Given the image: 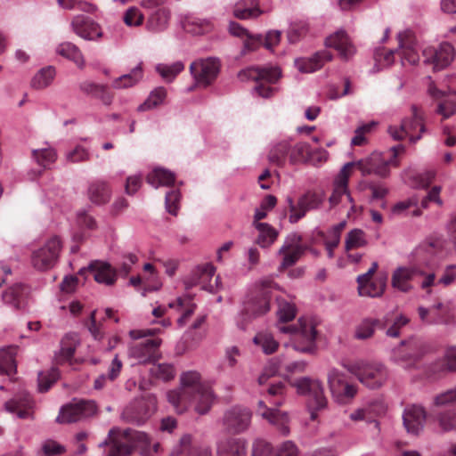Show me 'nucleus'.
Wrapping results in <instances>:
<instances>
[{
    "label": "nucleus",
    "mask_w": 456,
    "mask_h": 456,
    "mask_svg": "<svg viewBox=\"0 0 456 456\" xmlns=\"http://www.w3.org/2000/svg\"><path fill=\"white\" fill-rule=\"evenodd\" d=\"M358 292L362 297H378L383 295L386 284L387 276L380 277L372 281L371 278L361 280L357 277Z\"/></svg>",
    "instance_id": "33"
},
{
    "label": "nucleus",
    "mask_w": 456,
    "mask_h": 456,
    "mask_svg": "<svg viewBox=\"0 0 456 456\" xmlns=\"http://www.w3.org/2000/svg\"><path fill=\"white\" fill-rule=\"evenodd\" d=\"M90 158V150L80 144L76 145L65 153L66 161L72 164L88 161Z\"/></svg>",
    "instance_id": "59"
},
{
    "label": "nucleus",
    "mask_w": 456,
    "mask_h": 456,
    "mask_svg": "<svg viewBox=\"0 0 456 456\" xmlns=\"http://www.w3.org/2000/svg\"><path fill=\"white\" fill-rule=\"evenodd\" d=\"M403 426L408 433L418 435L423 429L426 422V411L421 405L407 406L403 414Z\"/></svg>",
    "instance_id": "27"
},
{
    "label": "nucleus",
    "mask_w": 456,
    "mask_h": 456,
    "mask_svg": "<svg viewBox=\"0 0 456 456\" xmlns=\"http://www.w3.org/2000/svg\"><path fill=\"white\" fill-rule=\"evenodd\" d=\"M217 456H246V441L241 438L221 439L216 444Z\"/></svg>",
    "instance_id": "32"
},
{
    "label": "nucleus",
    "mask_w": 456,
    "mask_h": 456,
    "mask_svg": "<svg viewBox=\"0 0 456 456\" xmlns=\"http://www.w3.org/2000/svg\"><path fill=\"white\" fill-rule=\"evenodd\" d=\"M219 69L220 61L214 57L200 59L190 65V71L196 84L203 87H207L216 79Z\"/></svg>",
    "instance_id": "18"
},
{
    "label": "nucleus",
    "mask_w": 456,
    "mask_h": 456,
    "mask_svg": "<svg viewBox=\"0 0 456 456\" xmlns=\"http://www.w3.org/2000/svg\"><path fill=\"white\" fill-rule=\"evenodd\" d=\"M277 286L272 279H264L256 283L246 294L240 311L237 325L244 330L252 318L265 314L270 310V298Z\"/></svg>",
    "instance_id": "4"
},
{
    "label": "nucleus",
    "mask_w": 456,
    "mask_h": 456,
    "mask_svg": "<svg viewBox=\"0 0 456 456\" xmlns=\"http://www.w3.org/2000/svg\"><path fill=\"white\" fill-rule=\"evenodd\" d=\"M293 387L298 395L307 396V405L311 419H316L317 412L324 410L328 404L322 383L319 379L302 377L293 382Z\"/></svg>",
    "instance_id": "9"
},
{
    "label": "nucleus",
    "mask_w": 456,
    "mask_h": 456,
    "mask_svg": "<svg viewBox=\"0 0 456 456\" xmlns=\"http://www.w3.org/2000/svg\"><path fill=\"white\" fill-rule=\"evenodd\" d=\"M277 328L281 333H289L295 338L292 345L294 350L300 353H314L316 330L312 322L300 318L298 326L284 325L283 322L293 320L296 316V307L283 298L277 297Z\"/></svg>",
    "instance_id": "3"
},
{
    "label": "nucleus",
    "mask_w": 456,
    "mask_h": 456,
    "mask_svg": "<svg viewBox=\"0 0 456 456\" xmlns=\"http://www.w3.org/2000/svg\"><path fill=\"white\" fill-rule=\"evenodd\" d=\"M281 77V71L276 66L248 67L238 74L239 79L242 82L256 81L257 85L254 91L263 98H269L273 95L275 88L270 85L275 84Z\"/></svg>",
    "instance_id": "8"
},
{
    "label": "nucleus",
    "mask_w": 456,
    "mask_h": 456,
    "mask_svg": "<svg viewBox=\"0 0 456 456\" xmlns=\"http://www.w3.org/2000/svg\"><path fill=\"white\" fill-rule=\"evenodd\" d=\"M435 370L438 371H456L455 346H448L445 349L444 357L436 363Z\"/></svg>",
    "instance_id": "51"
},
{
    "label": "nucleus",
    "mask_w": 456,
    "mask_h": 456,
    "mask_svg": "<svg viewBox=\"0 0 456 456\" xmlns=\"http://www.w3.org/2000/svg\"><path fill=\"white\" fill-rule=\"evenodd\" d=\"M157 399L153 395L131 402L122 411L124 420L136 424H144L156 411Z\"/></svg>",
    "instance_id": "12"
},
{
    "label": "nucleus",
    "mask_w": 456,
    "mask_h": 456,
    "mask_svg": "<svg viewBox=\"0 0 456 456\" xmlns=\"http://www.w3.org/2000/svg\"><path fill=\"white\" fill-rule=\"evenodd\" d=\"M55 74V69L53 66L42 68L34 75L30 85L35 89H44L52 84Z\"/></svg>",
    "instance_id": "47"
},
{
    "label": "nucleus",
    "mask_w": 456,
    "mask_h": 456,
    "mask_svg": "<svg viewBox=\"0 0 456 456\" xmlns=\"http://www.w3.org/2000/svg\"><path fill=\"white\" fill-rule=\"evenodd\" d=\"M348 370L359 381L370 389L381 387L388 378L387 368L377 362H359L352 364Z\"/></svg>",
    "instance_id": "10"
},
{
    "label": "nucleus",
    "mask_w": 456,
    "mask_h": 456,
    "mask_svg": "<svg viewBox=\"0 0 456 456\" xmlns=\"http://www.w3.org/2000/svg\"><path fill=\"white\" fill-rule=\"evenodd\" d=\"M327 380L330 393L336 391L340 387H343L348 383L345 373L336 368H331L329 370L327 374Z\"/></svg>",
    "instance_id": "61"
},
{
    "label": "nucleus",
    "mask_w": 456,
    "mask_h": 456,
    "mask_svg": "<svg viewBox=\"0 0 456 456\" xmlns=\"http://www.w3.org/2000/svg\"><path fill=\"white\" fill-rule=\"evenodd\" d=\"M424 274L425 271L419 265H401L394 270L391 277V285L395 289L407 293L413 289L411 281L418 275Z\"/></svg>",
    "instance_id": "21"
},
{
    "label": "nucleus",
    "mask_w": 456,
    "mask_h": 456,
    "mask_svg": "<svg viewBox=\"0 0 456 456\" xmlns=\"http://www.w3.org/2000/svg\"><path fill=\"white\" fill-rule=\"evenodd\" d=\"M232 13L239 20H248L260 16L263 12L258 0H240L232 6Z\"/></svg>",
    "instance_id": "34"
},
{
    "label": "nucleus",
    "mask_w": 456,
    "mask_h": 456,
    "mask_svg": "<svg viewBox=\"0 0 456 456\" xmlns=\"http://www.w3.org/2000/svg\"><path fill=\"white\" fill-rule=\"evenodd\" d=\"M124 436L132 445V451L135 448L142 450L144 454L151 452V437L144 432L127 429L124 431Z\"/></svg>",
    "instance_id": "42"
},
{
    "label": "nucleus",
    "mask_w": 456,
    "mask_h": 456,
    "mask_svg": "<svg viewBox=\"0 0 456 456\" xmlns=\"http://www.w3.org/2000/svg\"><path fill=\"white\" fill-rule=\"evenodd\" d=\"M277 203V199L273 195L266 196L261 202L260 207L256 208L254 222H259L266 217L267 213L272 210Z\"/></svg>",
    "instance_id": "62"
},
{
    "label": "nucleus",
    "mask_w": 456,
    "mask_h": 456,
    "mask_svg": "<svg viewBox=\"0 0 456 456\" xmlns=\"http://www.w3.org/2000/svg\"><path fill=\"white\" fill-rule=\"evenodd\" d=\"M258 231L257 244L262 248L270 247L278 237V231L267 223L253 222Z\"/></svg>",
    "instance_id": "43"
},
{
    "label": "nucleus",
    "mask_w": 456,
    "mask_h": 456,
    "mask_svg": "<svg viewBox=\"0 0 456 456\" xmlns=\"http://www.w3.org/2000/svg\"><path fill=\"white\" fill-rule=\"evenodd\" d=\"M253 342L259 346L265 354L274 353L279 346V343L274 339L273 334L267 331L257 333L254 337Z\"/></svg>",
    "instance_id": "49"
},
{
    "label": "nucleus",
    "mask_w": 456,
    "mask_h": 456,
    "mask_svg": "<svg viewBox=\"0 0 456 456\" xmlns=\"http://www.w3.org/2000/svg\"><path fill=\"white\" fill-rule=\"evenodd\" d=\"M398 48L396 50L379 47L374 52L376 66L381 69L390 67L395 62V53L401 58L403 66L415 65L419 61L417 51V42L414 33L411 29H404L397 34Z\"/></svg>",
    "instance_id": "5"
},
{
    "label": "nucleus",
    "mask_w": 456,
    "mask_h": 456,
    "mask_svg": "<svg viewBox=\"0 0 456 456\" xmlns=\"http://www.w3.org/2000/svg\"><path fill=\"white\" fill-rule=\"evenodd\" d=\"M390 321L387 314L382 320L374 318L363 319L355 328L354 337L357 339H367L373 336L376 329L383 330Z\"/></svg>",
    "instance_id": "31"
},
{
    "label": "nucleus",
    "mask_w": 456,
    "mask_h": 456,
    "mask_svg": "<svg viewBox=\"0 0 456 456\" xmlns=\"http://www.w3.org/2000/svg\"><path fill=\"white\" fill-rule=\"evenodd\" d=\"M132 452V445H130L123 433L120 438H113L110 442L108 456H128Z\"/></svg>",
    "instance_id": "53"
},
{
    "label": "nucleus",
    "mask_w": 456,
    "mask_h": 456,
    "mask_svg": "<svg viewBox=\"0 0 456 456\" xmlns=\"http://www.w3.org/2000/svg\"><path fill=\"white\" fill-rule=\"evenodd\" d=\"M251 417L248 409L236 405L224 411L221 423L227 433L240 434L249 428Z\"/></svg>",
    "instance_id": "17"
},
{
    "label": "nucleus",
    "mask_w": 456,
    "mask_h": 456,
    "mask_svg": "<svg viewBox=\"0 0 456 456\" xmlns=\"http://www.w3.org/2000/svg\"><path fill=\"white\" fill-rule=\"evenodd\" d=\"M60 377L57 368H51L47 371L38 373V389L40 392H46Z\"/></svg>",
    "instance_id": "60"
},
{
    "label": "nucleus",
    "mask_w": 456,
    "mask_h": 456,
    "mask_svg": "<svg viewBox=\"0 0 456 456\" xmlns=\"http://www.w3.org/2000/svg\"><path fill=\"white\" fill-rule=\"evenodd\" d=\"M327 47L334 48L344 61H349L356 53V47L344 29H338L330 35L326 40Z\"/></svg>",
    "instance_id": "23"
},
{
    "label": "nucleus",
    "mask_w": 456,
    "mask_h": 456,
    "mask_svg": "<svg viewBox=\"0 0 456 456\" xmlns=\"http://www.w3.org/2000/svg\"><path fill=\"white\" fill-rule=\"evenodd\" d=\"M289 212V222L297 224L304 218L307 212L319 209L324 202V193L314 190H307L300 195L297 201L291 197L286 200Z\"/></svg>",
    "instance_id": "11"
},
{
    "label": "nucleus",
    "mask_w": 456,
    "mask_h": 456,
    "mask_svg": "<svg viewBox=\"0 0 456 456\" xmlns=\"http://www.w3.org/2000/svg\"><path fill=\"white\" fill-rule=\"evenodd\" d=\"M183 28L192 35L200 36L212 32L215 22L212 19L201 18L194 14H186L181 18Z\"/></svg>",
    "instance_id": "29"
},
{
    "label": "nucleus",
    "mask_w": 456,
    "mask_h": 456,
    "mask_svg": "<svg viewBox=\"0 0 456 456\" xmlns=\"http://www.w3.org/2000/svg\"><path fill=\"white\" fill-rule=\"evenodd\" d=\"M310 144L305 142H298L292 145L290 143L289 163L296 165L298 163H306Z\"/></svg>",
    "instance_id": "56"
},
{
    "label": "nucleus",
    "mask_w": 456,
    "mask_h": 456,
    "mask_svg": "<svg viewBox=\"0 0 456 456\" xmlns=\"http://www.w3.org/2000/svg\"><path fill=\"white\" fill-rule=\"evenodd\" d=\"M16 350L13 347L0 349V375L12 376L16 372Z\"/></svg>",
    "instance_id": "46"
},
{
    "label": "nucleus",
    "mask_w": 456,
    "mask_h": 456,
    "mask_svg": "<svg viewBox=\"0 0 456 456\" xmlns=\"http://www.w3.org/2000/svg\"><path fill=\"white\" fill-rule=\"evenodd\" d=\"M216 268L213 265L207 263L196 266L184 279V285L187 289L200 285L201 289L212 292L214 288L208 284L215 275Z\"/></svg>",
    "instance_id": "25"
},
{
    "label": "nucleus",
    "mask_w": 456,
    "mask_h": 456,
    "mask_svg": "<svg viewBox=\"0 0 456 456\" xmlns=\"http://www.w3.org/2000/svg\"><path fill=\"white\" fill-rule=\"evenodd\" d=\"M4 305L14 311L27 312L33 300L32 288L24 282H16L7 287L1 295Z\"/></svg>",
    "instance_id": "13"
},
{
    "label": "nucleus",
    "mask_w": 456,
    "mask_h": 456,
    "mask_svg": "<svg viewBox=\"0 0 456 456\" xmlns=\"http://www.w3.org/2000/svg\"><path fill=\"white\" fill-rule=\"evenodd\" d=\"M423 354L424 347L422 342L411 338L403 341L392 350L391 360L403 367H406L410 362L419 359Z\"/></svg>",
    "instance_id": "20"
},
{
    "label": "nucleus",
    "mask_w": 456,
    "mask_h": 456,
    "mask_svg": "<svg viewBox=\"0 0 456 456\" xmlns=\"http://www.w3.org/2000/svg\"><path fill=\"white\" fill-rule=\"evenodd\" d=\"M87 272L94 276L96 282L106 286L113 285L118 278L117 271L110 264L104 261H93L87 267L79 270L80 274H84Z\"/></svg>",
    "instance_id": "24"
},
{
    "label": "nucleus",
    "mask_w": 456,
    "mask_h": 456,
    "mask_svg": "<svg viewBox=\"0 0 456 456\" xmlns=\"http://www.w3.org/2000/svg\"><path fill=\"white\" fill-rule=\"evenodd\" d=\"M390 151L392 157L387 160H381L380 157L375 154L365 159L359 160L356 163H346L336 175L332 182V191L329 197L330 209L338 212L346 210V216L348 218L355 214L358 211V208L348 187L351 175L350 169L355 165L364 175L375 174L385 177L389 174V165L394 167L398 166L396 157L404 151V147L402 144H398L391 147Z\"/></svg>",
    "instance_id": "1"
},
{
    "label": "nucleus",
    "mask_w": 456,
    "mask_h": 456,
    "mask_svg": "<svg viewBox=\"0 0 456 456\" xmlns=\"http://www.w3.org/2000/svg\"><path fill=\"white\" fill-rule=\"evenodd\" d=\"M97 412V405L93 400L74 399L62 406L56 418L58 423H72L90 418Z\"/></svg>",
    "instance_id": "15"
},
{
    "label": "nucleus",
    "mask_w": 456,
    "mask_h": 456,
    "mask_svg": "<svg viewBox=\"0 0 456 456\" xmlns=\"http://www.w3.org/2000/svg\"><path fill=\"white\" fill-rule=\"evenodd\" d=\"M184 69V64L178 61L172 64L159 63L156 66L157 72L167 82H172Z\"/></svg>",
    "instance_id": "54"
},
{
    "label": "nucleus",
    "mask_w": 456,
    "mask_h": 456,
    "mask_svg": "<svg viewBox=\"0 0 456 456\" xmlns=\"http://www.w3.org/2000/svg\"><path fill=\"white\" fill-rule=\"evenodd\" d=\"M175 175L164 167H156L147 175V182L154 188L171 186L175 183Z\"/></svg>",
    "instance_id": "38"
},
{
    "label": "nucleus",
    "mask_w": 456,
    "mask_h": 456,
    "mask_svg": "<svg viewBox=\"0 0 456 456\" xmlns=\"http://www.w3.org/2000/svg\"><path fill=\"white\" fill-rule=\"evenodd\" d=\"M357 394V387L351 383H346L336 391L331 393L334 401L339 404L349 403Z\"/></svg>",
    "instance_id": "55"
},
{
    "label": "nucleus",
    "mask_w": 456,
    "mask_h": 456,
    "mask_svg": "<svg viewBox=\"0 0 456 456\" xmlns=\"http://www.w3.org/2000/svg\"><path fill=\"white\" fill-rule=\"evenodd\" d=\"M32 154L37 163L45 168L50 167L57 159V153L53 148L34 150Z\"/></svg>",
    "instance_id": "58"
},
{
    "label": "nucleus",
    "mask_w": 456,
    "mask_h": 456,
    "mask_svg": "<svg viewBox=\"0 0 456 456\" xmlns=\"http://www.w3.org/2000/svg\"><path fill=\"white\" fill-rule=\"evenodd\" d=\"M170 20V12L166 7H159L151 13L146 27L152 32H161L165 30Z\"/></svg>",
    "instance_id": "39"
},
{
    "label": "nucleus",
    "mask_w": 456,
    "mask_h": 456,
    "mask_svg": "<svg viewBox=\"0 0 456 456\" xmlns=\"http://www.w3.org/2000/svg\"><path fill=\"white\" fill-rule=\"evenodd\" d=\"M299 449L297 444L290 441H284L274 449L273 456H298Z\"/></svg>",
    "instance_id": "64"
},
{
    "label": "nucleus",
    "mask_w": 456,
    "mask_h": 456,
    "mask_svg": "<svg viewBox=\"0 0 456 456\" xmlns=\"http://www.w3.org/2000/svg\"><path fill=\"white\" fill-rule=\"evenodd\" d=\"M368 244L365 232L361 229L351 230L345 240V250L349 252L352 249L363 248Z\"/></svg>",
    "instance_id": "52"
},
{
    "label": "nucleus",
    "mask_w": 456,
    "mask_h": 456,
    "mask_svg": "<svg viewBox=\"0 0 456 456\" xmlns=\"http://www.w3.org/2000/svg\"><path fill=\"white\" fill-rule=\"evenodd\" d=\"M301 235L296 232L290 233L286 237L283 245L278 251L279 255H283L281 264L282 268H288L295 265L303 255L305 248L301 244Z\"/></svg>",
    "instance_id": "22"
},
{
    "label": "nucleus",
    "mask_w": 456,
    "mask_h": 456,
    "mask_svg": "<svg viewBox=\"0 0 456 456\" xmlns=\"http://www.w3.org/2000/svg\"><path fill=\"white\" fill-rule=\"evenodd\" d=\"M56 53L73 61L79 69L84 68L85 60L79 48L70 42H63L57 45Z\"/></svg>",
    "instance_id": "41"
},
{
    "label": "nucleus",
    "mask_w": 456,
    "mask_h": 456,
    "mask_svg": "<svg viewBox=\"0 0 456 456\" xmlns=\"http://www.w3.org/2000/svg\"><path fill=\"white\" fill-rule=\"evenodd\" d=\"M290 140L285 139L274 143L268 153L270 163L277 167H284L289 159Z\"/></svg>",
    "instance_id": "37"
},
{
    "label": "nucleus",
    "mask_w": 456,
    "mask_h": 456,
    "mask_svg": "<svg viewBox=\"0 0 456 456\" xmlns=\"http://www.w3.org/2000/svg\"><path fill=\"white\" fill-rule=\"evenodd\" d=\"M332 59V54L327 51L322 50L315 53L310 57L297 58L294 61L295 67L301 73H313L320 69L325 62Z\"/></svg>",
    "instance_id": "30"
},
{
    "label": "nucleus",
    "mask_w": 456,
    "mask_h": 456,
    "mask_svg": "<svg viewBox=\"0 0 456 456\" xmlns=\"http://www.w3.org/2000/svg\"><path fill=\"white\" fill-rule=\"evenodd\" d=\"M167 97V90L163 86H159L152 90L143 103L138 106L139 111H146L152 110L162 104Z\"/></svg>",
    "instance_id": "50"
},
{
    "label": "nucleus",
    "mask_w": 456,
    "mask_h": 456,
    "mask_svg": "<svg viewBox=\"0 0 456 456\" xmlns=\"http://www.w3.org/2000/svg\"><path fill=\"white\" fill-rule=\"evenodd\" d=\"M143 77L141 64L134 67L130 73L120 76L112 81L114 89H126L138 84Z\"/></svg>",
    "instance_id": "44"
},
{
    "label": "nucleus",
    "mask_w": 456,
    "mask_h": 456,
    "mask_svg": "<svg viewBox=\"0 0 456 456\" xmlns=\"http://www.w3.org/2000/svg\"><path fill=\"white\" fill-rule=\"evenodd\" d=\"M72 30L86 40H95L102 37V30L97 23L85 15H77L71 21Z\"/></svg>",
    "instance_id": "28"
},
{
    "label": "nucleus",
    "mask_w": 456,
    "mask_h": 456,
    "mask_svg": "<svg viewBox=\"0 0 456 456\" xmlns=\"http://www.w3.org/2000/svg\"><path fill=\"white\" fill-rule=\"evenodd\" d=\"M454 305L452 301L438 302L432 305V313L434 314L433 322L437 324H449L454 319Z\"/></svg>",
    "instance_id": "40"
},
{
    "label": "nucleus",
    "mask_w": 456,
    "mask_h": 456,
    "mask_svg": "<svg viewBox=\"0 0 456 456\" xmlns=\"http://www.w3.org/2000/svg\"><path fill=\"white\" fill-rule=\"evenodd\" d=\"M167 398L178 414L193 407L199 415L207 414L216 399L211 387L201 380L196 370L183 371L180 375L179 387L167 393Z\"/></svg>",
    "instance_id": "2"
},
{
    "label": "nucleus",
    "mask_w": 456,
    "mask_h": 456,
    "mask_svg": "<svg viewBox=\"0 0 456 456\" xmlns=\"http://www.w3.org/2000/svg\"><path fill=\"white\" fill-rule=\"evenodd\" d=\"M160 330L159 329H140L129 331V337L134 340L128 346V357L138 364L154 362L159 356V348L162 340L153 338Z\"/></svg>",
    "instance_id": "6"
},
{
    "label": "nucleus",
    "mask_w": 456,
    "mask_h": 456,
    "mask_svg": "<svg viewBox=\"0 0 456 456\" xmlns=\"http://www.w3.org/2000/svg\"><path fill=\"white\" fill-rule=\"evenodd\" d=\"M286 387L281 381L271 383L268 386L267 393L271 396L283 397ZM274 407H269L262 400L257 403L256 414L266 419L275 429L282 436H288L290 432L289 429V417L288 412L280 411L278 407L284 403V399L269 402Z\"/></svg>",
    "instance_id": "7"
},
{
    "label": "nucleus",
    "mask_w": 456,
    "mask_h": 456,
    "mask_svg": "<svg viewBox=\"0 0 456 456\" xmlns=\"http://www.w3.org/2000/svg\"><path fill=\"white\" fill-rule=\"evenodd\" d=\"M151 377L163 380L169 381L175 376V370L171 363H158L153 364L150 370Z\"/></svg>",
    "instance_id": "57"
},
{
    "label": "nucleus",
    "mask_w": 456,
    "mask_h": 456,
    "mask_svg": "<svg viewBox=\"0 0 456 456\" xmlns=\"http://www.w3.org/2000/svg\"><path fill=\"white\" fill-rule=\"evenodd\" d=\"M33 402L28 394H24L20 398H13L5 403L4 408L11 413H17L20 419H28L31 417L30 409Z\"/></svg>",
    "instance_id": "35"
},
{
    "label": "nucleus",
    "mask_w": 456,
    "mask_h": 456,
    "mask_svg": "<svg viewBox=\"0 0 456 456\" xmlns=\"http://www.w3.org/2000/svg\"><path fill=\"white\" fill-rule=\"evenodd\" d=\"M228 30L231 35L245 39V52L254 51L262 42V37L260 35H249L248 31L245 28L235 21H231L229 23Z\"/></svg>",
    "instance_id": "36"
},
{
    "label": "nucleus",
    "mask_w": 456,
    "mask_h": 456,
    "mask_svg": "<svg viewBox=\"0 0 456 456\" xmlns=\"http://www.w3.org/2000/svg\"><path fill=\"white\" fill-rule=\"evenodd\" d=\"M455 56L453 46L444 42L438 45H428L422 49L423 63L430 66L433 71L447 68Z\"/></svg>",
    "instance_id": "14"
},
{
    "label": "nucleus",
    "mask_w": 456,
    "mask_h": 456,
    "mask_svg": "<svg viewBox=\"0 0 456 456\" xmlns=\"http://www.w3.org/2000/svg\"><path fill=\"white\" fill-rule=\"evenodd\" d=\"M90 200L96 205H103L110 199V189L104 182H94L88 188Z\"/></svg>",
    "instance_id": "45"
},
{
    "label": "nucleus",
    "mask_w": 456,
    "mask_h": 456,
    "mask_svg": "<svg viewBox=\"0 0 456 456\" xmlns=\"http://www.w3.org/2000/svg\"><path fill=\"white\" fill-rule=\"evenodd\" d=\"M169 456H212V452L209 446L201 445L191 435L184 434Z\"/></svg>",
    "instance_id": "26"
},
{
    "label": "nucleus",
    "mask_w": 456,
    "mask_h": 456,
    "mask_svg": "<svg viewBox=\"0 0 456 456\" xmlns=\"http://www.w3.org/2000/svg\"><path fill=\"white\" fill-rule=\"evenodd\" d=\"M425 126L422 119L414 112L413 118L403 119L400 124L391 125L387 132L394 140L401 141L408 137L410 142L415 143L421 138Z\"/></svg>",
    "instance_id": "19"
},
{
    "label": "nucleus",
    "mask_w": 456,
    "mask_h": 456,
    "mask_svg": "<svg viewBox=\"0 0 456 456\" xmlns=\"http://www.w3.org/2000/svg\"><path fill=\"white\" fill-rule=\"evenodd\" d=\"M274 449L272 444L262 438H257L252 444V456H273Z\"/></svg>",
    "instance_id": "63"
},
{
    "label": "nucleus",
    "mask_w": 456,
    "mask_h": 456,
    "mask_svg": "<svg viewBox=\"0 0 456 456\" xmlns=\"http://www.w3.org/2000/svg\"><path fill=\"white\" fill-rule=\"evenodd\" d=\"M61 248V241L58 236L48 239L45 244L31 255V264L38 271H46L54 266Z\"/></svg>",
    "instance_id": "16"
},
{
    "label": "nucleus",
    "mask_w": 456,
    "mask_h": 456,
    "mask_svg": "<svg viewBox=\"0 0 456 456\" xmlns=\"http://www.w3.org/2000/svg\"><path fill=\"white\" fill-rule=\"evenodd\" d=\"M168 307L178 308L179 310L183 311L182 316L177 320L178 325L182 327L186 323L187 318L193 314L196 305L192 302L191 298L184 297H177L175 302L168 304Z\"/></svg>",
    "instance_id": "48"
}]
</instances>
